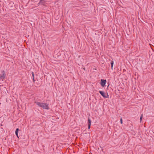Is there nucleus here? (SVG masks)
<instances>
[{
    "instance_id": "f8f14e48",
    "label": "nucleus",
    "mask_w": 154,
    "mask_h": 154,
    "mask_svg": "<svg viewBox=\"0 0 154 154\" xmlns=\"http://www.w3.org/2000/svg\"><path fill=\"white\" fill-rule=\"evenodd\" d=\"M84 69L85 70V68H84Z\"/></svg>"
},
{
    "instance_id": "6e6552de",
    "label": "nucleus",
    "mask_w": 154,
    "mask_h": 154,
    "mask_svg": "<svg viewBox=\"0 0 154 154\" xmlns=\"http://www.w3.org/2000/svg\"><path fill=\"white\" fill-rule=\"evenodd\" d=\"M32 76L33 82H35V80L34 79V72H32Z\"/></svg>"
},
{
    "instance_id": "9b49d317",
    "label": "nucleus",
    "mask_w": 154,
    "mask_h": 154,
    "mask_svg": "<svg viewBox=\"0 0 154 154\" xmlns=\"http://www.w3.org/2000/svg\"><path fill=\"white\" fill-rule=\"evenodd\" d=\"M120 123L121 124H122L123 123V121L122 118L120 119Z\"/></svg>"
},
{
    "instance_id": "9d476101",
    "label": "nucleus",
    "mask_w": 154,
    "mask_h": 154,
    "mask_svg": "<svg viewBox=\"0 0 154 154\" xmlns=\"http://www.w3.org/2000/svg\"><path fill=\"white\" fill-rule=\"evenodd\" d=\"M143 114H142L141 115V116H140V122H141V121L142 120V118H143Z\"/></svg>"
},
{
    "instance_id": "39448f33",
    "label": "nucleus",
    "mask_w": 154,
    "mask_h": 154,
    "mask_svg": "<svg viewBox=\"0 0 154 154\" xmlns=\"http://www.w3.org/2000/svg\"><path fill=\"white\" fill-rule=\"evenodd\" d=\"M91 119L88 118V128L89 129H90L91 124Z\"/></svg>"
},
{
    "instance_id": "0eeeda50",
    "label": "nucleus",
    "mask_w": 154,
    "mask_h": 154,
    "mask_svg": "<svg viewBox=\"0 0 154 154\" xmlns=\"http://www.w3.org/2000/svg\"><path fill=\"white\" fill-rule=\"evenodd\" d=\"M19 131V129L18 128H17L16 129V131H15V134L19 138L18 136V132Z\"/></svg>"
},
{
    "instance_id": "20e7f679",
    "label": "nucleus",
    "mask_w": 154,
    "mask_h": 154,
    "mask_svg": "<svg viewBox=\"0 0 154 154\" xmlns=\"http://www.w3.org/2000/svg\"><path fill=\"white\" fill-rule=\"evenodd\" d=\"M106 82V80L102 79L101 80L100 85L104 87Z\"/></svg>"
},
{
    "instance_id": "7ed1b4c3",
    "label": "nucleus",
    "mask_w": 154,
    "mask_h": 154,
    "mask_svg": "<svg viewBox=\"0 0 154 154\" xmlns=\"http://www.w3.org/2000/svg\"><path fill=\"white\" fill-rule=\"evenodd\" d=\"M99 93L104 98H108L109 97V95L107 94H106L105 92L102 91H99Z\"/></svg>"
},
{
    "instance_id": "1a4fd4ad",
    "label": "nucleus",
    "mask_w": 154,
    "mask_h": 154,
    "mask_svg": "<svg viewBox=\"0 0 154 154\" xmlns=\"http://www.w3.org/2000/svg\"><path fill=\"white\" fill-rule=\"evenodd\" d=\"M113 63H114V62H113V60H112L111 61L110 64H111V68H112V69Z\"/></svg>"
},
{
    "instance_id": "f257e3e1",
    "label": "nucleus",
    "mask_w": 154,
    "mask_h": 154,
    "mask_svg": "<svg viewBox=\"0 0 154 154\" xmlns=\"http://www.w3.org/2000/svg\"><path fill=\"white\" fill-rule=\"evenodd\" d=\"M35 103L39 106L42 108L44 109H49L48 104L38 102H35Z\"/></svg>"
},
{
    "instance_id": "f03ea898",
    "label": "nucleus",
    "mask_w": 154,
    "mask_h": 154,
    "mask_svg": "<svg viewBox=\"0 0 154 154\" xmlns=\"http://www.w3.org/2000/svg\"><path fill=\"white\" fill-rule=\"evenodd\" d=\"M6 74L4 70L1 72V74L0 75V80L3 81L5 77Z\"/></svg>"
},
{
    "instance_id": "423d86ee",
    "label": "nucleus",
    "mask_w": 154,
    "mask_h": 154,
    "mask_svg": "<svg viewBox=\"0 0 154 154\" xmlns=\"http://www.w3.org/2000/svg\"><path fill=\"white\" fill-rule=\"evenodd\" d=\"M45 2V0H41L39 2L38 4V5H39L40 4L41 5H44Z\"/></svg>"
}]
</instances>
